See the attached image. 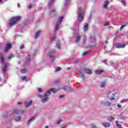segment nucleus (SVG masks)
I'll use <instances>...</instances> for the list:
<instances>
[{
	"label": "nucleus",
	"instance_id": "obj_60",
	"mask_svg": "<svg viewBox=\"0 0 128 128\" xmlns=\"http://www.w3.org/2000/svg\"><path fill=\"white\" fill-rule=\"evenodd\" d=\"M0 82H2V79L0 78Z\"/></svg>",
	"mask_w": 128,
	"mask_h": 128
},
{
	"label": "nucleus",
	"instance_id": "obj_25",
	"mask_svg": "<svg viewBox=\"0 0 128 128\" xmlns=\"http://www.w3.org/2000/svg\"><path fill=\"white\" fill-rule=\"evenodd\" d=\"M104 106H112V103L108 101H106L104 103Z\"/></svg>",
	"mask_w": 128,
	"mask_h": 128
},
{
	"label": "nucleus",
	"instance_id": "obj_17",
	"mask_svg": "<svg viewBox=\"0 0 128 128\" xmlns=\"http://www.w3.org/2000/svg\"><path fill=\"white\" fill-rule=\"evenodd\" d=\"M102 124L104 128H110V124L108 122H103Z\"/></svg>",
	"mask_w": 128,
	"mask_h": 128
},
{
	"label": "nucleus",
	"instance_id": "obj_28",
	"mask_svg": "<svg viewBox=\"0 0 128 128\" xmlns=\"http://www.w3.org/2000/svg\"><path fill=\"white\" fill-rule=\"evenodd\" d=\"M75 30H78L80 29V23H76V28H74Z\"/></svg>",
	"mask_w": 128,
	"mask_h": 128
},
{
	"label": "nucleus",
	"instance_id": "obj_8",
	"mask_svg": "<svg viewBox=\"0 0 128 128\" xmlns=\"http://www.w3.org/2000/svg\"><path fill=\"white\" fill-rule=\"evenodd\" d=\"M32 104V100H30L29 101L26 102H24V104L25 106L28 108V106H30Z\"/></svg>",
	"mask_w": 128,
	"mask_h": 128
},
{
	"label": "nucleus",
	"instance_id": "obj_30",
	"mask_svg": "<svg viewBox=\"0 0 128 128\" xmlns=\"http://www.w3.org/2000/svg\"><path fill=\"white\" fill-rule=\"evenodd\" d=\"M56 44V48H58V49L60 48V42H58Z\"/></svg>",
	"mask_w": 128,
	"mask_h": 128
},
{
	"label": "nucleus",
	"instance_id": "obj_5",
	"mask_svg": "<svg viewBox=\"0 0 128 128\" xmlns=\"http://www.w3.org/2000/svg\"><path fill=\"white\" fill-rule=\"evenodd\" d=\"M0 60L2 64H4L2 68V71L4 74L6 72V68H8V66L6 64H4V56H1L0 58Z\"/></svg>",
	"mask_w": 128,
	"mask_h": 128
},
{
	"label": "nucleus",
	"instance_id": "obj_55",
	"mask_svg": "<svg viewBox=\"0 0 128 128\" xmlns=\"http://www.w3.org/2000/svg\"><path fill=\"white\" fill-rule=\"evenodd\" d=\"M18 104H22V102H19L18 103Z\"/></svg>",
	"mask_w": 128,
	"mask_h": 128
},
{
	"label": "nucleus",
	"instance_id": "obj_23",
	"mask_svg": "<svg viewBox=\"0 0 128 128\" xmlns=\"http://www.w3.org/2000/svg\"><path fill=\"white\" fill-rule=\"evenodd\" d=\"M106 81L101 82L100 84V88H104V86H106Z\"/></svg>",
	"mask_w": 128,
	"mask_h": 128
},
{
	"label": "nucleus",
	"instance_id": "obj_9",
	"mask_svg": "<svg viewBox=\"0 0 128 128\" xmlns=\"http://www.w3.org/2000/svg\"><path fill=\"white\" fill-rule=\"evenodd\" d=\"M110 6V2L109 1H105L103 4L104 8L106 10H108V6Z\"/></svg>",
	"mask_w": 128,
	"mask_h": 128
},
{
	"label": "nucleus",
	"instance_id": "obj_52",
	"mask_svg": "<svg viewBox=\"0 0 128 128\" xmlns=\"http://www.w3.org/2000/svg\"><path fill=\"white\" fill-rule=\"evenodd\" d=\"M17 6L18 8H20V4L18 3Z\"/></svg>",
	"mask_w": 128,
	"mask_h": 128
},
{
	"label": "nucleus",
	"instance_id": "obj_6",
	"mask_svg": "<svg viewBox=\"0 0 128 128\" xmlns=\"http://www.w3.org/2000/svg\"><path fill=\"white\" fill-rule=\"evenodd\" d=\"M49 56L52 62H54L56 60V51L52 50L49 52Z\"/></svg>",
	"mask_w": 128,
	"mask_h": 128
},
{
	"label": "nucleus",
	"instance_id": "obj_42",
	"mask_svg": "<svg viewBox=\"0 0 128 128\" xmlns=\"http://www.w3.org/2000/svg\"><path fill=\"white\" fill-rule=\"evenodd\" d=\"M60 122H62V120H60L58 121H57L56 124H60Z\"/></svg>",
	"mask_w": 128,
	"mask_h": 128
},
{
	"label": "nucleus",
	"instance_id": "obj_39",
	"mask_svg": "<svg viewBox=\"0 0 128 128\" xmlns=\"http://www.w3.org/2000/svg\"><path fill=\"white\" fill-rule=\"evenodd\" d=\"M90 53V52H84L83 54H82V56H86V54H89Z\"/></svg>",
	"mask_w": 128,
	"mask_h": 128
},
{
	"label": "nucleus",
	"instance_id": "obj_14",
	"mask_svg": "<svg viewBox=\"0 0 128 128\" xmlns=\"http://www.w3.org/2000/svg\"><path fill=\"white\" fill-rule=\"evenodd\" d=\"M13 112L16 114H24V110L20 111V110H14Z\"/></svg>",
	"mask_w": 128,
	"mask_h": 128
},
{
	"label": "nucleus",
	"instance_id": "obj_32",
	"mask_svg": "<svg viewBox=\"0 0 128 128\" xmlns=\"http://www.w3.org/2000/svg\"><path fill=\"white\" fill-rule=\"evenodd\" d=\"M128 99H123L120 101L121 104H124V102H128Z\"/></svg>",
	"mask_w": 128,
	"mask_h": 128
},
{
	"label": "nucleus",
	"instance_id": "obj_33",
	"mask_svg": "<svg viewBox=\"0 0 128 128\" xmlns=\"http://www.w3.org/2000/svg\"><path fill=\"white\" fill-rule=\"evenodd\" d=\"M70 0H64V5L68 6V4L70 3Z\"/></svg>",
	"mask_w": 128,
	"mask_h": 128
},
{
	"label": "nucleus",
	"instance_id": "obj_15",
	"mask_svg": "<svg viewBox=\"0 0 128 128\" xmlns=\"http://www.w3.org/2000/svg\"><path fill=\"white\" fill-rule=\"evenodd\" d=\"M89 40L91 42H96V36H90V38H89Z\"/></svg>",
	"mask_w": 128,
	"mask_h": 128
},
{
	"label": "nucleus",
	"instance_id": "obj_50",
	"mask_svg": "<svg viewBox=\"0 0 128 128\" xmlns=\"http://www.w3.org/2000/svg\"><path fill=\"white\" fill-rule=\"evenodd\" d=\"M24 48V45H22L20 46V50H22V48Z\"/></svg>",
	"mask_w": 128,
	"mask_h": 128
},
{
	"label": "nucleus",
	"instance_id": "obj_4",
	"mask_svg": "<svg viewBox=\"0 0 128 128\" xmlns=\"http://www.w3.org/2000/svg\"><path fill=\"white\" fill-rule=\"evenodd\" d=\"M62 20H64V16H59L58 18V20L56 22V24L54 28V32H56V30H58L60 24V23L62 22Z\"/></svg>",
	"mask_w": 128,
	"mask_h": 128
},
{
	"label": "nucleus",
	"instance_id": "obj_34",
	"mask_svg": "<svg viewBox=\"0 0 128 128\" xmlns=\"http://www.w3.org/2000/svg\"><path fill=\"white\" fill-rule=\"evenodd\" d=\"M116 126L118 127V128H122V125L120 124H118V122H116Z\"/></svg>",
	"mask_w": 128,
	"mask_h": 128
},
{
	"label": "nucleus",
	"instance_id": "obj_12",
	"mask_svg": "<svg viewBox=\"0 0 128 128\" xmlns=\"http://www.w3.org/2000/svg\"><path fill=\"white\" fill-rule=\"evenodd\" d=\"M115 46H116V48H120L126 47V45H124V44H120V43H116L115 44Z\"/></svg>",
	"mask_w": 128,
	"mask_h": 128
},
{
	"label": "nucleus",
	"instance_id": "obj_31",
	"mask_svg": "<svg viewBox=\"0 0 128 128\" xmlns=\"http://www.w3.org/2000/svg\"><path fill=\"white\" fill-rule=\"evenodd\" d=\"M62 70V68L60 67H58L56 68V69L54 70V72H60V70Z\"/></svg>",
	"mask_w": 128,
	"mask_h": 128
},
{
	"label": "nucleus",
	"instance_id": "obj_11",
	"mask_svg": "<svg viewBox=\"0 0 128 128\" xmlns=\"http://www.w3.org/2000/svg\"><path fill=\"white\" fill-rule=\"evenodd\" d=\"M82 71L85 74H92V70L90 69L84 68Z\"/></svg>",
	"mask_w": 128,
	"mask_h": 128
},
{
	"label": "nucleus",
	"instance_id": "obj_54",
	"mask_svg": "<svg viewBox=\"0 0 128 128\" xmlns=\"http://www.w3.org/2000/svg\"><path fill=\"white\" fill-rule=\"evenodd\" d=\"M67 70H70V68H67Z\"/></svg>",
	"mask_w": 128,
	"mask_h": 128
},
{
	"label": "nucleus",
	"instance_id": "obj_26",
	"mask_svg": "<svg viewBox=\"0 0 128 128\" xmlns=\"http://www.w3.org/2000/svg\"><path fill=\"white\" fill-rule=\"evenodd\" d=\"M54 4V0H50L49 3H48V8L52 6Z\"/></svg>",
	"mask_w": 128,
	"mask_h": 128
},
{
	"label": "nucleus",
	"instance_id": "obj_18",
	"mask_svg": "<svg viewBox=\"0 0 128 128\" xmlns=\"http://www.w3.org/2000/svg\"><path fill=\"white\" fill-rule=\"evenodd\" d=\"M107 96L111 100H112V91H110L108 94Z\"/></svg>",
	"mask_w": 128,
	"mask_h": 128
},
{
	"label": "nucleus",
	"instance_id": "obj_38",
	"mask_svg": "<svg viewBox=\"0 0 128 128\" xmlns=\"http://www.w3.org/2000/svg\"><path fill=\"white\" fill-rule=\"evenodd\" d=\"M56 38V35H54L50 37V40H54Z\"/></svg>",
	"mask_w": 128,
	"mask_h": 128
},
{
	"label": "nucleus",
	"instance_id": "obj_47",
	"mask_svg": "<svg viewBox=\"0 0 128 128\" xmlns=\"http://www.w3.org/2000/svg\"><path fill=\"white\" fill-rule=\"evenodd\" d=\"M28 8L29 10H31V8H32V5H29V6H28Z\"/></svg>",
	"mask_w": 128,
	"mask_h": 128
},
{
	"label": "nucleus",
	"instance_id": "obj_56",
	"mask_svg": "<svg viewBox=\"0 0 128 128\" xmlns=\"http://www.w3.org/2000/svg\"><path fill=\"white\" fill-rule=\"evenodd\" d=\"M49 126H46L44 128H48Z\"/></svg>",
	"mask_w": 128,
	"mask_h": 128
},
{
	"label": "nucleus",
	"instance_id": "obj_37",
	"mask_svg": "<svg viewBox=\"0 0 128 128\" xmlns=\"http://www.w3.org/2000/svg\"><path fill=\"white\" fill-rule=\"evenodd\" d=\"M26 69H22L20 70V72L21 74H25V72H26Z\"/></svg>",
	"mask_w": 128,
	"mask_h": 128
},
{
	"label": "nucleus",
	"instance_id": "obj_57",
	"mask_svg": "<svg viewBox=\"0 0 128 128\" xmlns=\"http://www.w3.org/2000/svg\"><path fill=\"white\" fill-rule=\"evenodd\" d=\"M116 98H114V97L112 98V100H116Z\"/></svg>",
	"mask_w": 128,
	"mask_h": 128
},
{
	"label": "nucleus",
	"instance_id": "obj_3",
	"mask_svg": "<svg viewBox=\"0 0 128 128\" xmlns=\"http://www.w3.org/2000/svg\"><path fill=\"white\" fill-rule=\"evenodd\" d=\"M84 10L82 9H78L77 16L79 22H82V20H84Z\"/></svg>",
	"mask_w": 128,
	"mask_h": 128
},
{
	"label": "nucleus",
	"instance_id": "obj_22",
	"mask_svg": "<svg viewBox=\"0 0 128 128\" xmlns=\"http://www.w3.org/2000/svg\"><path fill=\"white\" fill-rule=\"evenodd\" d=\"M78 74H79V76H81L82 80H84V74H82V72L78 71Z\"/></svg>",
	"mask_w": 128,
	"mask_h": 128
},
{
	"label": "nucleus",
	"instance_id": "obj_63",
	"mask_svg": "<svg viewBox=\"0 0 128 128\" xmlns=\"http://www.w3.org/2000/svg\"><path fill=\"white\" fill-rule=\"evenodd\" d=\"M112 120H114V118H112Z\"/></svg>",
	"mask_w": 128,
	"mask_h": 128
},
{
	"label": "nucleus",
	"instance_id": "obj_1",
	"mask_svg": "<svg viewBox=\"0 0 128 128\" xmlns=\"http://www.w3.org/2000/svg\"><path fill=\"white\" fill-rule=\"evenodd\" d=\"M58 90H60V88H50L46 91L43 95L38 94H37V96L38 98H41V102H42V104H46V102H48V100H50L49 96H50V92L54 94H56V92H58Z\"/></svg>",
	"mask_w": 128,
	"mask_h": 128
},
{
	"label": "nucleus",
	"instance_id": "obj_20",
	"mask_svg": "<svg viewBox=\"0 0 128 128\" xmlns=\"http://www.w3.org/2000/svg\"><path fill=\"white\" fill-rule=\"evenodd\" d=\"M88 23H86L84 24V26L83 27V30L84 32H86V30H88Z\"/></svg>",
	"mask_w": 128,
	"mask_h": 128
},
{
	"label": "nucleus",
	"instance_id": "obj_43",
	"mask_svg": "<svg viewBox=\"0 0 128 128\" xmlns=\"http://www.w3.org/2000/svg\"><path fill=\"white\" fill-rule=\"evenodd\" d=\"M37 90L39 92H42V89L40 88H38Z\"/></svg>",
	"mask_w": 128,
	"mask_h": 128
},
{
	"label": "nucleus",
	"instance_id": "obj_44",
	"mask_svg": "<svg viewBox=\"0 0 128 128\" xmlns=\"http://www.w3.org/2000/svg\"><path fill=\"white\" fill-rule=\"evenodd\" d=\"M108 122H112V117H110L108 118Z\"/></svg>",
	"mask_w": 128,
	"mask_h": 128
},
{
	"label": "nucleus",
	"instance_id": "obj_41",
	"mask_svg": "<svg viewBox=\"0 0 128 128\" xmlns=\"http://www.w3.org/2000/svg\"><path fill=\"white\" fill-rule=\"evenodd\" d=\"M14 57L13 55H11L8 57V60H11V58H12Z\"/></svg>",
	"mask_w": 128,
	"mask_h": 128
},
{
	"label": "nucleus",
	"instance_id": "obj_46",
	"mask_svg": "<svg viewBox=\"0 0 128 128\" xmlns=\"http://www.w3.org/2000/svg\"><path fill=\"white\" fill-rule=\"evenodd\" d=\"M122 4L123 5V6H126V1H122Z\"/></svg>",
	"mask_w": 128,
	"mask_h": 128
},
{
	"label": "nucleus",
	"instance_id": "obj_13",
	"mask_svg": "<svg viewBox=\"0 0 128 128\" xmlns=\"http://www.w3.org/2000/svg\"><path fill=\"white\" fill-rule=\"evenodd\" d=\"M62 90H65L66 92H72V88L68 86H64L62 88Z\"/></svg>",
	"mask_w": 128,
	"mask_h": 128
},
{
	"label": "nucleus",
	"instance_id": "obj_61",
	"mask_svg": "<svg viewBox=\"0 0 128 128\" xmlns=\"http://www.w3.org/2000/svg\"><path fill=\"white\" fill-rule=\"evenodd\" d=\"M92 46H90V48H92Z\"/></svg>",
	"mask_w": 128,
	"mask_h": 128
},
{
	"label": "nucleus",
	"instance_id": "obj_45",
	"mask_svg": "<svg viewBox=\"0 0 128 128\" xmlns=\"http://www.w3.org/2000/svg\"><path fill=\"white\" fill-rule=\"evenodd\" d=\"M22 80H26V76H24L23 77H22Z\"/></svg>",
	"mask_w": 128,
	"mask_h": 128
},
{
	"label": "nucleus",
	"instance_id": "obj_21",
	"mask_svg": "<svg viewBox=\"0 0 128 128\" xmlns=\"http://www.w3.org/2000/svg\"><path fill=\"white\" fill-rule=\"evenodd\" d=\"M30 62V55L28 54L26 58V64H29Z\"/></svg>",
	"mask_w": 128,
	"mask_h": 128
},
{
	"label": "nucleus",
	"instance_id": "obj_36",
	"mask_svg": "<svg viewBox=\"0 0 128 128\" xmlns=\"http://www.w3.org/2000/svg\"><path fill=\"white\" fill-rule=\"evenodd\" d=\"M116 94H118V90H113V96Z\"/></svg>",
	"mask_w": 128,
	"mask_h": 128
},
{
	"label": "nucleus",
	"instance_id": "obj_40",
	"mask_svg": "<svg viewBox=\"0 0 128 128\" xmlns=\"http://www.w3.org/2000/svg\"><path fill=\"white\" fill-rule=\"evenodd\" d=\"M126 25L124 24V25H122L120 28V30H124V27L126 26Z\"/></svg>",
	"mask_w": 128,
	"mask_h": 128
},
{
	"label": "nucleus",
	"instance_id": "obj_51",
	"mask_svg": "<svg viewBox=\"0 0 128 128\" xmlns=\"http://www.w3.org/2000/svg\"><path fill=\"white\" fill-rule=\"evenodd\" d=\"M109 54H110V56L112 55V51L109 52Z\"/></svg>",
	"mask_w": 128,
	"mask_h": 128
},
{
	"label": "nucleus",
	"instance_id": "obj_49",
	"mask_svg": "<svg viewBox=\"0 0 128 128\" xmlns=\"http://www.w3.org/2000/svg\"><path fill=\"white\" fill-rule=\"evenodd\" d=\"M118 108H122V105H120V104H118Z\"/></svg>",
	"mask_w": 128,
	"mask_h": 128
},
{
	"label": "nucleus",
	"instance_id": "obj_7",
	"mask_svg": "<svg viewBox=\"0 0 128 128\" xmlns=\"http://www.w3.org/2000/svg\"><path fill=\"white\" fill-rule=\"evenodd\" d=\"M56 9H53L50 12V16H51V18H54V16H56Z\"/></svg>",
	"mask_w": 128,
	"mask_h": 128
},
{
	"label": "nucleus",
	"instance_id": "obj_16",
	"mask_svg": "<svg viewBox=\"0 0 128 128\" xmlns=\"http://www.w3.org/2000/svg\"><path fill=\"white\" fill-rule=\"evenodd\" d=\"M80 38H82V35L77 34L76 36V40H75V42H78L80 40Z\"/></svg>",
	"mask_w": 128,
	"mask_h": 128
},
{
	"label": "nucleus",
	"instance_id": "obj_27",
	"mask_svg": "<svg viewBox=\"0 0 128 128\" xmlns=\"http://www.w3.org/2000/svg\"><path fill=\"white\" fill-rule=\"evenodd\" d=\"M95 74H100L104 72L103 70H98L94 72Z\"/></svg>",
	"mask_w": 128,
	"mask_h": 128
},
{
	"label": "nucleus",
	"instance_id": "obj_62",
	"mask_svg": "<svg viewBox=\"0 0 128 128\" xmlns=\"http://www.w3.org/2000/svg\"><path fill=\"white\" fill-rule=\"evenodd\" d=\"M112 28V26H110V27H109V28Z\"/></svg>",
	"mask_w": 128,
	"mask_h": 128
},
{
	"label": "nucleus",
	"instance_id": "obj_48",
	"mask_svg": "<svg viewBox=\"0 0 128 128\" xmlns=\"http://www.w3.org/2000/svg\"><path fill=\"white\" fill-rule=\"evenodd\" d=\"M64 96V95H60L59 96V98H62Z\"/></svg>",
	"mask_w": 128,
	"mask_h": 128
},
{
	"label": "nucleus",
	"instance_id": "obj_10",
	"mask_svg": "<svg viewBox=\"0 0 128 128\" xmlns=\"http://www.w3.org/2000/svg\"><path fill=\"white\" fill-rule=\"evenodd\" d=\"M11 48H12V44H10V43H8L6 46L4 48V50L6 52H8V50H10Z\"/></svg>",
	"mask_w": 128,
	"mask_h": 128
},
{
	"label": "nucleus",
	"instance_id": "obj_59",
	"mask_svg": "<svg viewBox=\"0 0 128 128\" xmlns=\"http://www.w3.org/2000/svg\"><path fill=\"white\" fill-rule=\"evenodd\" d=\"M2 0H0V2H2Z\"/></svg>",
	"mask_w": 128,
	"mask_h": 128
},
{
	"label": "nucleus",
	"instance_id": "obj_35",
	"mask_svg": "<svg viewBox=\"0 0 128 128\" xmlns=\"http://www.w3.org/2000/svg\"><path fill=\"white\" fill-rule=\"evenodd\" d=\"M110 21L107 22L106 23H105L104 26H110Z\"/></svg>",
	"mask_w": 128,
	"mask_h": 128
},
{
	"label": "nucleus",
	"instance_id": "obj_58",
	"mask_svg": "<svg viewBox=\"0 0 128 128\" xmlns=\"http://www.w3.org/2000/svg\"><path fill=\"white\" fill-rule=\"evenodd\" d=\"M76 62H78V61L76 60Z\"/></svg>",
	"mask_w": 128,
	"mask_h": 128
},
{
	"label": "nucleus",
	"instance_id": "obj_53",
	"mask_svg": "<svg viewBox=\"0 0 128 128\" xmlns=\"http://www.w3.org/2000/svg\"><path fill=\"white\" fill-rule=\"evenodd\" d=\"M103 62H104V64H108V63H106V61H104Z\"/></svg>",
	"mask_w": 128,
	"mask_h": 128
},
{
	"label": "nucleus",
	"instance_id": "obj_2",
	"mask_svg": "<svg viewBox=\"0 0 128 128\" xmlns=\"http://www.w3.org/2000/svg\"><path fill=\"white\" fill-rule=\"evenodd\" d=\"M20 16L14 17L10 18L8 21V26H12L16 24L20 20Z\"/></svg>",
	"mask_w": 128,
	"mask_h": 128
},
{
	"label": "nucleus",
	"instance_id": "obj_29",
	"mask_svg": "<svg viewBox=\"0 0 128 128\" xmlns=\"http://www.w3.org/2000/svg\"><path fill=\"white\" fill-rule=\"evenodd\" d=\"M21 120H22V118L20 117H17L14 118V121L16 122H20Z\"/></svg>",
	"mask_w": 128,
	"mask_h": 128
},
{
	"label": "nucleus",
	"instance_id": "obj_19",
	"mask_svg": "<svg viewBox=\"0 0 128 128\" xmlns=\"http://www.w3.org/2000/svg\"><path fill=\"white\" fill-rule=\"evenodd\" d=\"M34 117H32L30 119L28 120L27 123V126H30V122H34Z\"/></svg>",
	"mask_w": 128,
	"mask_h": 128
},
{
	"label": "nucleus",
	"instance_id": "obj_24",
	"mask_svg": "<svg viewBox=\"0 0 128 128\" xmlns=\"http://www.w3.org/2000/svg\"><path fill=\"white\" fill-rule=\"evenodd\" d=\"M40 34V31L38 30L35 34V36H34V38H38Z\"/></svg>",
	"mask_w": 128,
	"mask_h": 128
}]
</instances>
